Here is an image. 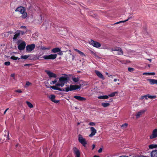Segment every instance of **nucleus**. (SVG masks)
I'll use <instances>...</instances> for the list:
<instances>
[{"label": "nucleus", "instance_id": "38", "mask_svg": "<svg viewBox=\"0 0 157 157\" xmlns=\"http://www.w3.org/2000/svg\"><path fill=\"white\" fill-rule=\"evenodd\" d=\"M41 49L43 50H45L46 49H48V48H47L46 47L44 46H41Z\"/></svg>", "mask_w": 157, "mask_h": 157}, {"label": "nucleus", "instance_id": "31", "mask_svg": "<svg viewBox=\"0 0 157 157\" xmlns=\"http://www.w3.org/2000/svg\"><path fill=\"white\" fill-rule=\"evenodd\" d=\"M10 59L13 60H17V59L19 60L20 58H19L18 57H16L14 56H13L11 57Z\"/></svg>", "mask_w": 157, "mask_h": 157}, {"label": "nucleus", "instance_id": "16", "mask_svg": "<svg viewBox=\"0 0 157 157\" xmlns=\"http://www.w3.org/2000/svg\"><path fill=\"white\" fill-rule=\"evenodd\" d=\"M74 98L76 99L79 101H85L86 100V99L85 98L76 95L74 96Z\"/></svg>", "mask_w": 157, "mask_h": 157}, {"label": "nucleus", "instance_id": "3", "mask_svg": "<svg viewBox=\"0 0 157 157\" xmlns=\"http://www.w3.org/2000/svg\"><path fill=\"white\" fill-rule=\"evenodd\" d=\"M16 12H19L22 14L21 17L23 19L25 18L27 16V13L25 12V9L23 6H20L17 8L15 10Z\"/></svg>", "mask_w": 157, "mask_h": 157}, {"label": "nucleus", "instance_id": "5", "mask_svg": "<svg viewBox=\"0 0 157 157\" xmlns=\"http://www.w3.org/2000/svg\"><path fill=\"white\" fill-rule=\"evenodd\" d=\"M57 56L56 54H51L48 55H44L43 58L45 59H54L56 58Z\"/></svg>", "mask_w": 157, "mask_h": 157}, {"label": "nucleus", "instance_id": "26", "mask_svg": "<svg viewBox=\"0 0 157 157\" xmlns=\"http://www.w3.org/2000/svg\"><path fill=\"white\" fill-rule=\"evenodd\" d=\"M117 92H114L112 93L111 94H109L108 96H109V97H113L115 96L116 94H117Z\"/></svg>", "mask_w": 157, "mask_h": 157}, {"label": "nucleus", "instance_id": "34", "mask_svg": "<svg viewBox=\"0 0 157 157\" xmlns=\"http://www.w3.org/2000/svg\"><path fill=\"white\" fill-rule=\"evenodd\" d=\"M10 63L9 61L5 62L4 63V65L7 66L10 65Z\"/></svg>", "mask_w": 157, "mask_h": 157}, {"label": "nucleus", "instance_id": "33", "mask_svg": "<svg viewBox=\"0 0 157 157\" xmlns=\"http://www.w3.org/2000/svg\"><path fill=\"white\" fill-rule=\"evenodd\" d=\"M28 57V56L27 55H25L24 56H22L21 57V59H26Z\"/></svg>", "mask_w": 157, "mask_h": 157}, {"label": "nucleus", "instance_id": "40", "mask_svg": "<svg viewBox=\"0 0 157 157\" xmlns=\"http://www.w3.org/2000/svg\"><path fill=\"white\" fill-rule=\"evenodd\" d=\"M90 53L91 54H92V55H94L95 56H97L95 52H93V51L90 50Z\"/></svg>", "mask_w": 157, "mask_h": 157}, {"label": "nucleus", "instance_id": "43", "mask_svg": "<svg viewBox=\"0 0 157 157\" xmlns=\"http://www.w3.org/2000/svg\"><path fill=\"white\" fill-rule=\"evenodd\" d=\"M20 28L22 29H26V27L25 26H21L20 27Z\"/></svg>", "mask_w": 157, "mask_h": 157}, {"label": "nucleus", "instance_id": "11", "mask_svg": "<svg viewBox=\"0 0 157 157\" xmlns=\"http://www.w3.org/2000/svg\"><path fill=\"white\" fill-rule=\"evenodd\" d=\"M45 72L48 75L50 78H56L57 77V75L56 74L53 73L50 71L48 70H46Z\"/></svg>", "mask_w": 157, "mask_h": 157}, {"label": "nucleus", "instance_id": "32", "mask_svg": "<svg viewBox=\"0 0 157 157\" xmlns=\"http://www.w3.org/2000/svg\"><path fill=\"white\" fill-rule=\"evenodd\" d=\"M156 98V96L149 95L148 94V98L151 99H155Z\"/></svg>", "mask_w": 157, "mask_h": 157}, {"label": "nucleus", "instance_id": "17", "mask_svg": "<svg viewBox=\"0 0 157 157\" xmlns=\"http://www.w3.org/2000/svg\"><path fill=\"white\" fill-rule=\"evenodd\" d=\"M147 81L150 82L151 85H153L154 84H157V80L149 78L147 79Z\"/></svg>", "mask_w": 157, "mask_h": 157}, {"label": "nucleus", "instance_id": "64", "mask_svg": "<svg viewBox=\"0 0 157 157\" xmlns=\"http://www.w3.org/2000/svg\"><path fill=\"white\" fill-rule=\"evenodd\" d=\"M18 146V144H17L16 145V146L17 147V146Z\"/></svg>", "mask_w": 157, "mask_h": 157}, {"label": "nucleus", "instance_id": "62", "mask_svg": "<svg viewBox=\"0 0 157 157\" xmlns=\"http://www.w3.org/2000/svg\"><path fill=\"white\" fill-rule=\"evenodd\" d=\"M77 124H78V125L80 124V123L78 122V123H77Z\"/></svg>", "mask_w": 157, "mask_h": 157}, {"label": "nucleus", "instance_id": "48", "mask_svg": "<svg viewBox=\"0 0 157 157\" xmlns=\"http://www.w3.org/2000/svg\"><path fill=\"white\" fill-rule=\"evenodd\" d=\"M59 52L58 53V55L60 56H61L63 54V53L62 51Z\"/></svg>", "mask_w": 157, "mask_h": 157}, {"label": "nucleus", "instance_id": "60", "mask_svg": "<svg viewBox=\"0 0 157 157\" xmlns=\"http://www.w3.org/2000/svg\"><path fill=\"white\" fill-rule=\"evenodd\" d=\"M8 109H9V108H7V109H6L5 111H7Z\"/></svg>", "mask_w": 157, "mask_h": 157}, {"label": "nucleus", "instance_id": "2", "mask_svg": "<svg viewBox=\"0 0 157 157\" xmlns=\"http://www.w3.org/2000/svg\"><path fill=\"white\" fill-rule=\"evenodd\" d=\"M69 78L66 74H64V76H62L59 78V83L58 82L56 84L57 86L63 87L65 84L68 82Z\"/></svg>", "mask_w": 157, "mask_h": 157}, {"label": "nucleus", "instance_id": "20", "mask_svg": "<svg viewBox=\"0 0 157 157\" xmlns=\"http://www.w3.org/2000/svg\"><path fill=\"white\" fill-rule=\"evenodd\" d=\"M51 51L52 52L56 53L61 51L60 49L59 48H53Z\"/></svg>", "mask_w": 157, "mask_h": 157}, {"label": "nucleus", "instance_id": "1", "mask_svg": "<svg viewBox=\"0 0 157 157\" xmlns=\"http://www.w3.org/2000/svg\"><path fill=\"white\" fill-rule=\"evenodd\" d=\"M57 86H51L50 87L52 88L53 90H58L60 91H65L67 92L70 91H71L77 89H80L81 87V85H70V87H66L65 89H61L60 88L57 87Z\"/></svg>", "mask_w": 157, "mask_h": 157}, {"label": "nucleus", "instance_id": "24", "mask_svg": "<svg viewBox=\"0 0 157 157\" xmlns=\"http://www.w3.org/2000/svg\"><path fill=\"white\" fill-rule=\"evenodd\" d=\"M129 19V18H128L127 19V20H125L123 21H120L119 22H117L116 23H115L111 25H114L118 24H119V23H121L125 22L128 21V20Z\"/></svg>", "mask_w": 157, "mask_h": 157}, {"label": "nucleus", "instance_id": "10", "mask_svg": "<svg viewBox=\"0 0 157 157\" xmlns=\"http://www.w3.org/2000/svg\"><path fill=\"white\" fill-rule=\"evenodd\" d=\"M26 45L25 42L23 41L18 45V48L20 50H23L25 48Z\"/></svg>", "mask_w": 157, "mask_h": 157}, {"label": "nucleus", "instance_id": "46", "mask_svg": "<svg viewBox=\"0 0 157 157\" xmlns=\"http://www.w3.org/2000/svg\"><path fill=\"white\" fill-rule=\"evenodd\" d=\"M145 97V95L142 96L140 97V99L141 100H143L144 98Z\"/></svg>", "mask_w": 157, "mask_h": 157}, {"label": "nucleus", "instance_id": "14", "mask_svg": "<svg viewBox=\"0 0 157 157\" xmlns=\"http://www.w3.org/2000/svg\"><path fill=\"white\" fill-rule=\"evenodd\" d=\"M95 72L96 75L99 78L103 80L105 79V78L104 77L103 75L100 71H98L95 70Z\"/></svg>", "mask_w": 157, "mask_h": 157}, {"label": "nucleus", "instance_id": "28", "mask_svg": "<svg viewBox=\"0 0 157 157\" xmlns=\"http://www.w3.org/2000/svg\"><path fill=\"white\" fill-rule=\"evenodd\" d=\"M157 147V145L156 144H151L149 145V147L150 149H153Z\"/></svg>", "mask_w": 157, "mask_h": 157}, {"label": "nucleus", "instance_id": "30", "mask_svg": "<svg viewBox=\"0 0 157 157\" xmlns=\"http://www.w3.org/2000/svg\"><path fill=\"white\" fill-rule=\"evenodd\" d=\"M26 103L27 104L28 106L30 108H31L33 107V105L30 102H29L28 101H27L26 102Z\"/></svg>", "mask_w": 157, "mask_h": 157}, {"label": "nucleus", "instance_id": "44", "mask_svg": "<svg viewBox=\"0 0 157 157\" xmlns=\"http://www.w3.org/2000/svg\"><path fill=\"white\" fill-rule=\"evenodd\" d=\"M15 91L19 93H21L22 92V91L20 90H16Z\"/></svg>", "mask_w": 157, "mask_h": 157}, {"label": "nucleus", "instance_id": "8", "mask_svg": "<svg viewBox=\"0 0 157 157\" xmlns=\"http://www.w3.org/2000/svg\"><path fill=\"white\" fill-rule=\"evenodd\" d=\"M73 150L75 157H80V153L79 150L75 147L73 148Z\"/></svg>", "mask_w": 157, "mask_h": 157}, {"label": "nucleus", "instance_id": "25", "mask_svg": "<svg viewBox=\"0 0 157 157\" xmlns=\"http://www.w3.org/2000/svg\"><path fill=\"white\" fill-rule=\"evenodd\" d=\"M17 32H18L19 33H20V34H21L22 35H23L27 33L28 31L26 30L25 31L18 30H17Z\"/></svg>", "mask_w": 157, "mask_h": 157}, {"label": "nucleus", "instance_id": "22", "mask_svg": "<svg viewBox=\"0 0 157 157\" xmlns=\"http://www.w3.org/2000/svg\"><path fill=\"white\" fill-rule=\"evenodd\" d=\"M20 33H19L18 32H17V30L16 32V34L14 35L13 37V40H16L17 39V38L20 36Z\"/></svg>", "mask_w": 157, "mask_h": 157}, {"label": "nucleus", "instance_id": "35", "mask_svg": "<svg viewBox=\"0 0 157 157\" xmlns=\"http://www.w3.org/2000/svg\"><path fill=\"white\" fill-rule=\"evenodd\" d=\"M128 124L127 123H124L122 125H121V127H123L124 128H126L128 126Z\"/></svg>", "mask_w": 157, "mask_h": 157}, {"label": "nucleus", "instance_id": "51", "mask_svg": "<svg viewBox=\"0 0 157 157\" xmlns=\"http://www.w3.org/2000/svg\"><path fill=\"white\" fill-rule=\"evenodd\" d=\"M95 145L94 144H93L92 145V149L93 150L94 149V148H95Z\"/></svg>", "mask_w": 157, "mask_h": 157}, {"label": "nucleus", "instance_id": "56", "mask_svg": "<svg viewBox=\"0 0 157 157\" xmlns=\"http://www.w3.org/2000/svg\"><path fill=\"white\" fill-rule=\"evenodd\" d=\"M119 157H126V156L125 155H122L120 156Z\"/></svg>", "mask_w": 157, "mask_h": 157}, {"label": "nucleus", "instance_id": "19", "mask_svg": "<svg viewBox=\"0 0 157 157\" xmlns=\"http://www.w3.org/2000/svg\"><path fill=\"white\" fill-rule=\"evenodd\" d=\"M151 157H157V150L152 151L151 153Z\"/></svg>", "mask_w": 157, "mask_h": 157}, {"label": "nucleus", "instance_id": "23", "mask_svg": "<svg viewBox=\"0 0 157 157\" xmlns=\"http://www.w3.org/2000/svg\"><path fill=\"white\" fill-rule=\"evenodd\" d=\"M109 98V96L108 95L100 96L98 97L99 99H106Z\"/></svg>", "mask_w": 157, "mask_h": 157}, {"label": "nucleus", "instance_id": "9", "mask_svg": "<svg viewBox=\"0 0 157 157\" xmlns=\"http://www.w3.org/2000/svg\"><path fill=\"white\" fill-rule=\"evenodd\" d=\"M112 51H116L118 52V54L120 55H122L123 54V52L121 48L119 47H116L112 48Z\"/></svg>", "mask_w": 157, "mask_h": 157}, {"label": "nucleus", "instance_id": "21", "mask_svg": "<svg viewBox=\"0 0 157 157\" xmlns=\"http://www.w3.org/2000/svg\"><path fill=\"white\" fill-rule=\"evenodd\" d=\"M74 50L75 51L78 52V53H79L81 56H84V57L86 56L85 55L83 52L80 51L79 50H78V49H74Z\"/></svg>", "mask_w": 157, "mask_h": 157}, {"label": "nucleus", "instance_id": "42", "mask_svg": "<svg viewBox=\"0 0 157 157\" xmlns=\"http://www.w3.org/2000/svg\"><path fill=\"white\" fill-rule=\"evenodd\" d=\"M31 84V83L29 81L27 82L26 83V85L27 86H29Z\"/></svg>", "mask_w": 157, "mask_h": 157}, {"label": "nucleus", "instance_id": "36", "mask_svg": "<svg viewBox=\"0 0 157 157\" xmlns=\"http://www.w3.org/2000/svg\"><path fill=\"white\" fill-rule=\"evenodd\" d=\"M128 70L129 71L132 72L134 70V69L132 67H128Z\"/></svg>", "mask_w": 157, "mask_h": 157}, {"label": "nucleus", "instance_id": "37", "mask_svg": "<svg viewBox=\"0 0 157 157\" xmlns=\"http://www.w3.org/2000/svg\"><path fill=\"white\" fill-rule=\"evenodd\" d=\"M57 82V80H55L54 81H52L50 82V84L51 85L54 84Z\"/></svg>", "mask_w": 157, "mask_h": 157}, {"label": "nucleus", "instance_id": "45", "mask_svg": "<svg viewBox=\"0 0 157 157\" xmlns=\"http://www.w3.org/2000/svg\"><path fill=\"white\" fill-rule=\"evenodd\" d=\"M102 151V148H100L98 151V152L100 153Z\"/></svg>", "mask_w": 157, "mask_h": 157}, {"label": "nucleus", "instance_id": "54", "mask_svg": "<svg viewBox=\"0 0 157 157\" xmlns=\"http://www.w3.org/2000/svg\"><path fill=\"white\" fill-rule=\"evenodd\" d=\"M14 76H15V75L14 74H12L11 75V77H14Z\"/></svg>", "mask_w": 157, "mask_h": 157}, {"label": "nucleus", "instance_id": "49", "mask_svg": "<svg viewBox=\"0 0 157 157\" xmlns=\"http://www.w3.org/2000/svg\"><path fill=\"white\" fill-rule=\"evenodd\" d=\"M148 94L145 95V97L144 98L146 100L147 99V98H148Z\"/></svg>", "mask_w": 157, "mask_h": 157}, {"label": "nucleus", "instance_id": "41", "mask_svg": "<svg viewBox=\"0 0 157 157\" xmlns=\"http://www.w3.org/2000/svg\"><path fill=\"white\" fill-rule=\"evenodd\" d=\"M4 136H6L7 138L6 140H9V134L8 132H7V136L6 135H5Z\"/></svg>", "mask_w": 157, "mask_h": 157}, {"label": "nucleus", "instance_id": "13", "mask_svg": "<svg viewBox=\"0 0 157 157\" xmlns=\"http://www.w3.org/2000/svg\"><path fill=\"white\" fill-rule=\"evenodd\" d=\"M90 128L91 131V133L89 135V136L92 137L96 133V130L93 127H90Z\"/></svg>", "mask_w": 157, "mask_h": 157}, {"label": "nucleus", "instance_id": "47", "mask_svg": "<svg viewBox=\"0 0 157 157\" xmlns=\"http://www.w3.org/2000/svg\"><path fill=\"white\" fill-rule=\"evenodd\" d=\"M149 72H145L143 74V75H149Z\"/></svg>", "mask_w": 157, "mask_h": 157}, {"label": "nucleus", "instance_id": "27", "mask_svg": "<svg viewBox=\"0 0 157 157\" xmlns=\"http://www.w3.org/2000/svg\"><path fill=\"white\" fill-rule=\"evenodd\" d=\"M101 105L104 107H106L109 106L110 105V104L108 103H102Z\"/></svg>", "mask_w": 157, "mask_h": 157}, {"label": "nucleus", "instance_id": "57", "mask_svg": "<svg viewBox=\"0 0 157 157\" xmlns=\"http://www.w3.org/2000/svg\"><path fill=\"white\" fill-rule=\"evenodd\" d=\"M93 157H99V156H98L95 155Z\"/></svg>", "mask_w": 157, "mask_h": 157}, {"label": "nucleus", "instance_id": "12", "mask_svg": "<svg viewBox=\"0 0 157 157\" xmlns=\"http://www.w3.org/2000/svg\"><path fill=\"white\" fill-rule=\"evenodd\" d=\"M157 137V129H154L152 132V134L150 136V139H153Z\"/></svg>", "mask_w": 157, "mask_h": 157}, {"label": "nucleus", "instance_id": "15", "mask_svg": "<svg viewBox=\"0 0 157 157\" xmlns=\"http://www.w3.org/2000/svg\"><path fill=\"white\" fill-rule=\"evenodd\" d=\"M146 109L141 110L139 111L136 115L137 118H138L141 115L144 113L146 111Z\"/></svg>", "mask_w": 157, "mask_h": 157}, {"label": "nucleus", "instance_id": "50", "mask_svg": "<svg viewBox=\"0 0 157 157\" xmlns=\"http://www.w3.org/2000/svg\"><path fill=\"white\" fill-rule=\"evenodd\" d=\"M149 75H155V72H149Z\"/></svg>", "mask_w": 157, "mask_h": 157}, {"label": "nucleus", "instance_id": "6", "mask_svg": "<svg viewBox=\"0 0 157 157\" xmlns=\"http://www.w3.org/2000/svg\"><path fill=\"white\" fill-rule=\"evenodd\" d=\"M35 47V45L34 44L27 45L26 47V50L27 52L30 53L33 50Z\"/></svg>", "mask_w": 157, "mask_h": 157}, {"label": "nucleus", "instance_id": "39", "mask_svg": "<svg viewBox=\"0 0 157 157\" xmlns=\"http://www.w3.org/2000/svg\"><path fill=\"white\" fill-rule=\"evenodd\" d=\"M95 125V123L93 122H90L89 124V125L90 126H94Z\"/></svg>", "mask_w": 157, "mask_h": 157}, {"label": "nucleus", "instance_id": "61", "mask_svg": "<svg viewBox=\"0 0 157 157\" xmlns=\"http://www.w3.org/2000/svg\"><path fill=\"white\" fill-rule=\"evenodd\" d=\"M8 109H9V108H7V109H6L5 111H7Z\"/></svg>", "mask_w": 157, "mask_h": 157}, {"label": "nucleus", "instance_id": "52", "mask_svg": "<svg viewBox=\"0 0 157 157\" xmlns=\"http://www.w3.org/2000/svg\"><path fill=\"white\" fill-rule=\"evenodd\" d=\"M117 80L118 81H119V80L118 79H117V78H114V79L113 81H114V82H116V81H117Z\"/></svg>", "mask_w": 157, "mask_h": 157}, {"label": "nucleus", "instance_id": "4", "mask_svg": "<svg viewBox=\"0 0 157 157\" xmlns=\"http://www.w3.org/2000/svg\"><path fill=\"white\" fill-rule=\"evenodd\" d=\"M78 140L83 146L84 147L86 146L87 142L86 139L83 138L82 135L81 134H79L78 135Z\"/></svg>", "mask_w": 157, "mask_h": 157}, {"label": "nucleus", "instance_id": "55", "mask_svg": "<svg viewBox=\"0 0 157 157\" xmlns=\"http://www.w3.org/2000/svg\"><path fill=\"white\" fill-rule=\"evenodd\" d=\"M29 65V64H26L24 65V66H28Z\"/></svg>", "mask_w": 157, "mask_h": 157}, {"label": "nucleus", "instance_id": "29", "mask_svg": "<svg viewBox=\"0 0 157 157\" xmlns=\"http://www.w3.org/2000/svg\"><path fill=\"white\" fill-rule=\"evenodd\" d=\"M72 80L74 82H76L78 81L79 78H78L73 77L72 78Z\"/></svg>", "mask_w": 157, "mask_h": 157}, {"label": "nucleus", "instance_id": "53", "mask_svg": "<svg viewBox=\"0 0 157 157\" xmlns=\"http://www.w3.org/2000/svg\"><path fill=\"white\" fill-rule=\"evenodd\" d=\"M147 36L146 37L144 36H143L145 38H146L148 36H149V35L148 34V33H147L146 34Z\"/></svg>", "mask_w": 157, "mask_h": 157}, {"label": "nucleus", "instance_id": "58", "mask_svg": "<svg viewBox=\"0 0 157 157\" xmlns=\"http://www.w3.org/2000/svg\"><path fill=\"white\" fill-rule=\"evenodd\" d=\"M148 60H149L150 62L151 61V59H147Z\"/></svg>", "mask_w": 157, "mask_h": 157}, {"label": "nucleus", "instance_id": "7", "mask_svg": "<svg viewBox=\"0 0 157 157\" xmlns=\"http://www.w3.org/2000/svg\"><path fill=\"white\" fill-rule=\"evenodd\" d=\"M89 42L90 44L92 45L94 47H95L98 48L101 46V44L99 43L94 41L92 40H90Z\"/></svg>", "mask_w": 157, "mask_h": 157}, {"label": "nucleus", "instance_id": "59", "mask_svg": "<svg viewBox=\"0 0 157 157\" xmlns=\"http://www.w3.org/2000/svg\"><path fill=\"white\" fill-rule=\"evenodd\" d=\"M6 111H5H5H4V114H6Z\"/></svg>", "mask_w": 157, "mask_h": 157}, {"label": "nucleus", "instance_id": "18", "mask_svg": "<svg viewBox=\"0 0 157 157\" xmlns=\"http://www.w3.org/2000/svg\"><path fill=\"white\" fill-rule=\"evenodd\" d=\"M55 96L54 95H51L50 99L51 101L56 103H57L59 102V100H56L55 99Z\"/></svg>", "mask_w": 157, "mask_h": 157}, {"label": "nucleus", "instance_id": "63", "mask_svg": "<svg viewBox=\"0 0 157 157\" xmlns=\"http://www.w3.org/2000/svg\"><path fill=\"white\" fill-rule=\"evenodd\" d=\"M40 18H41V20H42V17H41V15H40Z\"/></svg>", "mask_w": 157, "mask_h": 157}]
</instances>
